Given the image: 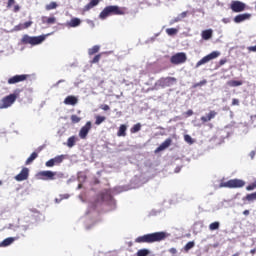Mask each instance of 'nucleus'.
Returning a JSON list of instances; mask_svg holds the SVG:
<instances>
[{
	"label": "nucleus",
	"instance_id": "393cba45",
	"mask_svg": "<svg viewBox=\"0 0 256 256\" xmlns=\"http://www.w3.org/2000/svg\"><path fill=\"white\" fill-rule=\"evenodd\" d=\"M227 85H229V87H241V85H243V82L237 80H230L227 82Z\"/></svg>",
	"mask_w": 256,
	"mask_h": 256
},
{
	"label": "nucleus",
	"instance_id": "a18cd8bd",
	"mask_svg": "<svg viewBox=\"0 0 256 256\" xmlns=\"http://www.w3.org/2000/svg\"><path fill=\"white\" fill-rule=\"evenodd\" d=\"M15 4V0H8L7 2V9H11Z\"/></svg>",
	"mask_w": 256,
	"mask_h": 256
},
{
	"label": "nucleus",
	"instance_id": "72a5a7b5",
	"mask_svg": "<svg viewBox=\"0 0 256 256\" xmlns=\"http://www.w3.org/2000/svg\"><path fill=\"white\" fill-rule=\"evenodd\" d=\"M46 11H52V9H57V2H51L45 7Z\"/></svg>",
	"mask_w": 256,
	"mask_h": 256
},
{
	"label": "nucleus",
	"instance_id": "13d9d810",
	"mask_svg": "<svg viewBox=\"0 0 256 256\" xmlns=\"http://www.w3.org/2000/svg\"><path fill=\"white\" fill-rule=\"evenodd\" d=\"M3 185V181L0 180V186Z\"/></svg>",
	"mask_w": 256,
	"mask_h": 256
},
{
	"label": "nucleus",
	"instance_id": "79ce46f5",
	"mask_svg": "<svg viewBox=\"0 0 256 256\" xmlns=\"http://www.w3.org/2000/svg\"><path fill=\"white\" fill-rule=\"evenodd\" d=\"M179 21H181L180 16H177L176 18L170 20V25H175V23H179Z\"/></svg>",
	"mask_w": 256,
	"mask_h": 256
},
{
	"label": "nucleus",
	"instance_id": "c03bdc74",
	"mask_svg": "<svg viewBox=\"0 0 256 256\" xmlns=\"http://www.w3.org/2000/svg\"><path fill=\"white\" fill-rule=\"evenodd\" d=\"M100 109H102V111H109L111 107H109L107 104H102L100 105Z\"/></svg>",
	"mask_w": 256,
	"mask_h": 256
},
{
	"label": "nucleus",
	"instance_id": "412c9836",
	"mask_svg": "<svg viewBox=\"0 0 256 256\" xmlns=\"http://www.w3.org/2000/svg\"><path fill=\"white\" fill-rule=\"evenodd\" d=\"M67 27H79V25H81V19L79 18H72L69 22H67Z\"/></svg>",
	"mask_w": 256,
	"mask_h": 256
},
{
	"label": "nucleus",
	"instance_id": "f704fd0d",
	"mask_svg": "<svg viewBox=\"0 0 256 256\" xmlns=\"http://www.w3.org/2000/svg\"><path fill=\"white\" fill-rule=\"evenodd\" d=\"M203 85H207V80H202L198 83L192 85V89H197V87H203Z\"/></svg>",
	"mask_w": 256,
	"mask_h": 256
},
{
	"label": "nucleus",
	"instance_id": "37998d69",
	"mask_svg": "<svg viewBox=\"0 0 256 256\" xmlns=\"http://www.w3.org/2000/svg\"><path fill=\"white\" fill-rule=\"evenodd\" d=\"M24 29H29V27H31V25H33V21H27L25 23H22Z\"/></svg>",
	"mask_w": 256,
	"mask_h": 256
},
{
	"label": "nucleus",
	"instance_id": "6ab92c4d",
	"mask_svg": "<svg viewBox=\"0 0 256 256\" xmlns=\"http://www.w3.org/2000/svg\"><path fill=\"white\" fill-rule=\"evenodd\" d=\"M101 0H90L88 4H86L83 8V11H91L93 7H97Z\"/></svg>",
	"mask_w": 256,
	"mask_h": 256
},
{
	"label": "nucleus",
	"instance_id": "c85d7f7f",
	"mask_svg": "<svg viewBox=\"0 0 256 256\" xmlns=\"http://www.w3.org/2000/svg\"><path fill=\"white\" fill-rule=\"evenodd\" d=\"M13 241H15V238H6L2 243V247H9V245H11L13 243Z\"/></svg>",
	"mask_w": 256,
	"mask_h": 256
},
{
	"label": "nucleus",
	"instance_id": "c9c22d12",
	"mask_svg": "<svg viewBox=\"0 0 256 256\" xmlns=\"http://www.w3.org/2000/svg\"><path fill=\"white\" fill-rule=\"evenodd\" d=\"M184 141L188 143V145H193V143H195V141H193V138L188 134L184 135Z\"/></svg>",
	"mask_w": 256,
	"mask_h": 256
},
{
	"label": "nucleus",
	"instance_id": "6e6552de",
	"mask_svg": "<svg viewBox=\"0 0 256 256\" xmlns=\"http://www.w3.org/2000/svg\"><path fill=\"white\" fill-rule=\"evenodd\" d=\"M219 55H221L220 52L213 51L210 54L204 56L201 60H199L196 63V69H198V67H201V65H205V63H209V61H213V59H217Z\"/></svg>",
	"mask_w": 256,
	"mask_h": 256
},
{
	"label": "nucleus",
	"instance_id": "0eeeda50",
	"mask_svg": "<svg viewBox=\"0 0 256 256\" xmlns=\"http://www.w3.org/2000/svg\"><path fill=\"white\" fill-rule=\"evenodd\" d=\"M186 61L187 54H185V52H178L170 58V63H172V65H183Z\"/></svg>",
	"mask_w": 256,
	"mask_h": 256
},
{
	"label": "nucleus",
	"instance_id": "473e14b6",
	"mask_svg": "<svg viewBox=\"0 0 256 256\" xmlns=\"http://www.w3.org/2000/svg\"><path fill=\"white\" fill-rule=\"evenodd\" d=\"M220 226H221V224L219 222H213L209 225V230L217 231V229H219Z\"/></svg>",
	"mask_w": 256,
	"mask_h": 256
},
{
	"label": "nucleus",
	"instance_id": "4d7b16f0",
	"mask_svg": "<svg viewBox=\"0 0 256 256\" xmlns=\"http://www.w3.org/2000/svg\"><path fill=\"white\" fill-rule=\"evenodd\" d=\"M250 253H251V255H255L256 254V249L250 250Z\"/></svg>",
	"mask_w": 256,
	"mask_h": 256
},
{
	"label": "nucleus",
	"instance_id": "4468645a",
	"mask_svg": "<svg viewBox=\"0 0 256 256\" xmlns=\"http://www.w3.org/2000/svg\"><path fill=\"white\" fill-rule=\"evenodd\" d=\"M29 179V168H23L19 174L15 176L16 181H27Z\"/></svg>",
	"mask_w": 256,
	"mask_h": 256
},
{
	"label": "nucleus",
	"instance_id": "5fc2aeb1",
	"mask_svg": "<svg viewBox=\"0 0 256 256\" xmlns=\"http://www.w3.org/2000/svg\"><path fill=\"white\" fill-rule=\"evenodd\" d=\"M186 115H188V117H191V115H193V110H188L186 112Z\"/></svg>",
	"mask_w": 256,
	"mask_h": 256
},
{
	"label": "nucleus",
	"instance_id": "7c9ffc66",
	"mask_svg": "<svg viewBox=\"0 0 256 256\" xmlns=\"http://www.w3.org/2000/svg\"><path fill=\"white\" fill-rule=\"evenodd\" d=\"M178 32H179V30H177L176 28H167L166 29V33L170 37H173V35H177Z\"/></svg>",
	"mask_w": 256,
	"mask_h": 256
},
{
	"label": "nucleus",
	"instance_id": "a19ab883",
	"mask_svg": "<svg viewBox=\"0 0 256 256\" xmlns=\"http://www.w3.org/2000/svg\"><path fill=\"white\" fill-rule=\"evenodd\" d=\"M25 27L23 26V23H20L14 27V31H23Z\"/></svg>",
	"mask_w": 256,
	"mask_h": 256
},
{
	"label": "nucleus",
	"instance_id": "f8f14e48",
	"mask_svg": "<svg viewBox=\"0 0 256 256\" xmlns=\"http://www.w3.org/2000/svg\"><path fill=\"white\" fill-rule=\"evenodd\" d=\"M91 121L86 122V124L80 129L79 137L80 139H87V135H89V131H91Z\"/></svg>",
	"mask_w": 256,
	"mask_h": 256
},
{
	"label": "nucleus",
	"instance_id": "cd10ccee",
	"mask_svg": "<svg viewBox=\"0 0 256 256\" xmlns=\"http://www.w3.org/2000/svg\"><path fill=\"white\" fill-rule=\"evenodd\" d=\"M43 23H46L47 25H55V23H57V18L55 17L44 18Z\"/></svg>",
	"mask_w": 256,
	"mask_h": 256
},
{
	"label": "nucleus",
	"instance_id": "a211bd4d",
	"mask_svg": "<svg viewBox=\"0 0 256 256\" xmlns=\"http://www.w3.org/2000/svg\"><path fill=\"white\" fill-rule=\"evenodd\" d=\"M77 103H79V99H77V97H75V96H73V95L67 96V97L64 99V104H65V105H72V106H75V105H77Z\"/></svg>",
	"mask_w": 256,
	"mask_h": 256
},
{
	"label": "nucleus",
	"instance_id": "dca6fc26",
	"mask_svg": "<svg viewBox=\"0 0 256 256\" xmlns=\"http://www.w3.org/2000/svg\"><path fill=\"white\" fill-rule=\"evenodd\" d=\"M248 19H251V14L244 13V14H238L234 17V23H243V21H247Z\"/></svg>",
	"mask_w": 256,
	"mask_h": 256
},
{
	"label": "nucleus",
	"instance_id": "2eb2a0df",
	"mask_svg": "<svg viewBox=\"0 0 256 256\" xmlns=\"http://www.w3.org/2000/svg\"><path fill=\"white\" fill-rule=\"evenodd\" d=\"M173 140L171 138L166 139L158 148H156L155 153H160V151H165V149L171 147Z\"/></svg>",
	"mask_w": 256,
	"mask_h": 256
},
{
	"label": "nucleus",
	"instance_id": "ea45409f",
	"mask_svg": "<svg viewBox=\"0 0 256 256\" xmlns=\"http://www.w3.org/2000/svg\"><path fill=\"white\" fill-rule=\"evenodd\" d=\"M99 61H101V54H97L91 61V65L95 64V63H99Z\"/></svg>",
	"mask_w": 256,
	"mask_h": 256
},
{
	"label": "nucleus",
	"instance_id": "603ef678",
	"mask_svg": "<svg viewBox=\"0 0 256 256\" xmlns=\"http://www.w3.org/2000/svg\"><path fill=\"white\" fill-rule=\"evenodd\" d=\"M225 63H227V59H221V60L219 61L220 67L223 66V65H225Z\"/></svg>",
	"mask_w": 256,
	"mask_h": 256
},
{
	"label": "nucleus",
	"instance_id": "9d476101",
	"mask_svg": "<svg viewBox=\"0 0 256 256\" xmlns=\"http://www.w3.org/2000/svg\"><path fill=\"white\" fill-rule=\"evenodd\" d=\"M246 8L247 5L238 0L233 1L230 5V9H232L234 13H243V11H245Z\"/></svg>",
	"mask_w": 256,
	"mask_h": 256
},
{
	"label": "nucleus",
	"instance_id": "4be33fe9",
	"mask_svg": "<svg viewBox=\"0 0 256 256\" xmlns=\"http://www.w3.org/2000/svg\"><path fill=\"white\" fill-rule=\"evenodd\" d=\"M118 137H127V125L121 124L118 132H117Z\"/></svg>",
	"mask_w": 256,
	"mask_h": 256
},
{
	"label": "nucleus",
	"instance_id": "e433bc0d",
	"mask_svg": "<svg viewBox=\"0 0 256 256\" xmlns=\"http://www.w3.org/2000/svg\"><path fill=\"white\" fill-rule=\"evenodd\" d=\"M195 247V242L191 241L188 242L185 246H184V251H190V249H193Z\"/></svg>",
	"mask_w": 256,
	"mask_h": 256
},
{
	"label": "nucleus",
	"instance_id": "f3484780",
	"mask_svg": "<svg viewBox=\"0 0 256 256\" xmlns=\"http://www.w3.org/2000/svg\"><path fill=\"white\" fill-rule=\"evenodd\" d=\"M217 116V112L215 110H211L206 116H202L200 119L202 123H208L211 119H215Z\"/></svg>",
	"mask_w": 256,
	"mask_h": 256
},
{
	"label": "nucleus",
	"instance_id": "864d4df0",
	"mask_svg": "<svg viewBox=\"0 0 256 256\" xmlns=\"http://www.w3.org/2000/svg\"><path fill=\"white\" fill-rule=\"evenodd\" d=\"M222 23H225V24L231 23V20L229 18H223Z\"/></svg>",
	"mask_w": 256,
	"mask_h": 256
},
{
	"label": "nucleus",
	"instance_id": "b1692460",
	"mask_svg": "<svg viewBox=\"0 0 256 256\" xmlns=\"http://www.w3.org/2000/svg\"><path fill=\"white\" fill-rule=\"evenodd\" d=\"M242 201H248L249 203L256 201V191L254 193L247 194L242 198Z\"/></svg>",
	"mask_w": 256,
	"mask_h": 256
},
{
	"label": "nucleus",
	"instance_id": "bb28decb",
	"mask_svg": "<svg viewBox=\"0 0 256 256\" xmlns=\"http://www.w3.org/2000/svg\"><path fill=\"white\" fill-rule=\"evenodd\" d=\"M101 49V47L99 45H95L92 48L88 49V55H95V53H99V50Z\"/></svg>",
	"mask_w": 256,
	"mask_h": 256
},
{
	"label": "nucleus",
	"instance_id": "de8ad7c7",
	"mask_svg": "<svg viewBox=\"0 0 256 256\" xmlns=\"http://www.w3.org/2000/svg\"><path fill=\"white\" fill-rule=\"evenodd\" d=\"M20 10H21V7L19 5H15L13 8L14 13H19Z\"/></svg>",
	"mask_w": 256,
	"mask_h": 256
},
{
	"label": "nucleus",
	"instance_id": "7ed1b4c3",
	"mask_svg": "<svg viewBox=\"0 0 256 256\" xmlns=\"http://www.w3.org/2000/svg\"><path fill=\"white\" fill-rule=\"evenodd\" d=\"M39 179L42 181H55V179H63L65 174L61 172H53L51 170L40 171L38 173Z\"/></svg>",
	"mask_w": 256,
	"mask_h": 256
},
{
	"label": "nucleus",
	"instance_id": "a878e982",
	"mask_svg": "<svg viewBox=\"0 0 256 256\" xmlns=\"http://www.w3.org/2000/svg\"><path fill=\"white\" fill-rule=\"evenodd\" d=\"M75 143H77V137L71 136L67 140V147H75Z\"/></svg>",
	"mask_w": 256,
	"mask_h": 256
},
{
	"label": "nucleus",
	"instance_id": "f257e3e1",
	"mask_svg": "<svg viewBox=\"0 0 256 256\" xmlns=\"http://www.w3.org/2000/svg\"><path fill=\"white\" fill-rule=\"evenodd\" d=\"M166 238L167 234L165 232H154L137 237L135 243H157L159 241H164Z\"/></svg>",
	"mask_w": 256,
	"mask_h": 256
},
{
	"label": "nucleus",
	"instance_id": "6e6d98bb",
	"mask_svg": "<svg viewBox=\"0 0 256 256\" xmlns=\"http://www.w3.org/2000/svg\"><path fill=\"white\" fill-rule=\"evenodd\" d=\"M243 215H245L247 217L249 215V210H244Z\"/></svg>",
	"mask_w": 256,
	"mask_h": 256
},
{
	"label": "nucleus",
	"instance_id": "5701e85b",
	"mask_svg": "<svg viewBox=\"0 0 256 256\" xmlns=\"http://www.w3.org/2000/svg\"><path fill=\"white\" fill-rule=\"evenodd\" d=\"M211 37H213L212 29L204 30L202 32V39H204V41H209V39H211Z\"/></svg>",
	"mask_w": 256,
	"mask_h": 256
},
{
	"label": "nucleus",
	"instance_id": "ddd939ff",
	"mask_svg": "<svg viewBox=\"0 0 256 256\" xmlns=\"http://www.w3.org/2000/svg\"><path fill=\"white\" fill-rule=\"evenodd\" d=\"M27 80V75L22 74V75H15L11 78L8 79V84L9 85H15V83H21L23 81Z\"/></svg>",
	"mask_w": 256,
	"mask_h": 256
},
{
	"label": "nucleus",
	"instance_id": "423d86ee",
	"mask_svg": "<svg viewBox=\"0 0 256 256\" xmlns=\"http://www.w3.org/2000/svg\"><path fill=\"white\" fill-rule=\"evenodd\" d=\"M15 101H17V95L10 94L8 96H5L0 101V109H7L11 107V105H13Z\"/></svg>",
	"mask_w": 256,
	"mask_h": 256
},
{
	"label": "nucleus",
	"instance_id": "09e8293b",
	"mask_svg": "<svg viewBox=\"0 0 256 256\" xmlns=\"http://www.w3.org/2000/svg\"><path fill=\"white\" fill-rule=\"evenodd\" d=\"M169 253H171V255H177V249L176 248H170Z\"/></svg>",
	"mask_w": 256,
	"mask_h": 256
},
{
	"label": "nucleus",
	"instance_id": "49530a36",
	"mask_svg": "<svg viewBox=\"0 0 256 256\" xmlns=\"http://www.w3.org/2000/svg\"><path fill=\"white\" fill-rule=\"evenodd\" d=\"M187 11H185V12H182L181 14H179L178 15V17H180V19H181V21H182V19H185V17H187Z\"/></svg>",
	"mask_w": 256,
	"mask_h": 256
},
{
	"label": "nucleus",
	"instance_id": "aec40b11",
	"mask_svg": "<svg viewBox=\"0 0 256 256\" xmlns=\"http://www.w3.org/2000/svg\"><path fill=\"white\" fill-rule=\"evenodd\" d=\"M39 153H41V149H38L37 152H33L30 157L27 158L25 165H31L33 163L34 159H37L39 157Z\"/></svg>",
	"mask_w": 256,
	"mask_h": 256
},
{
	"label": "nucleus",
	"instance_id": "58836bf2",
	"mask_svg": "<svg viewBox=\"0 0 256 256\" xmlns=\"http://www.w3.org/2000/svg\"><path fill=\"white\" fill-rule=\"evenodd\" d=\"M149 255V250L148 249H140L137 252V256H147Z\"/></svg>",
	"mask_w": 256,
	"mask_h": 256
},
{
	"label": "nucleus",
	"instance_id": "8fccbe9b",
	"mask_svg": "<svg viewBox=\"0 0 256 256\" xmlns=\"http://www.w3.org/2000/svg\"><path fill=\"white\" fill-rule=\"evenodd\" d=\"M232 105L233 106H235V105H239V99H237V98H234V99H232Z\"/></svg>",
	"mask_w": 256,
	"mask_h": 256
},
{
	"label": "nucleus",
	"instance_id": "9b49d317",
	"mask_svg": "<svg viewBox=\"0 0 256 256\" xmlns=\"http://www.w3.org/2000/svg\"><path fill=\"white\" fill-rule=\"evenodd\" d=\"M175 83H177V78L175 77L160 78L158 80V85L162 88L171 87V85H175Z\"/></svg>",
	"mask_w": 256,
	"mask_h": 256
},
{
	"label": "nucleus",
	"instance_id": "c756f323",
	"mask_svg": "<svg viewBox=\"0 0 256 256\" xmlns=\"http://www.w3.org/2000/svg\"><path fill=\"white\" fill-rule=\"evenodd\" d=\"M95 125H101V123H104V121L107 119L105 116H95Z\"/></svg>",
	"mask_w": 256,
	"mask_h": 256
},
{
	"label": "nucleus",
	"instance_id": "20e7f679",
	"mask_svg": "<svg viewBox=\"0 0 256 256\" xmlns=\"http://www.w3.org/2000/svg\"><path fill=\"white\" fill-rule=\"evenodd\" d=\"M44 40H45L44 35L29 36L25 34L21 39V43H23V45H41V43H43Z\"/></svg>",
	"mask_w": 256,
	"mask_h": 256
},
{
	"label": "nucleus",
	"instance_id": "39448f33",
	"mask_svg": "<svg viewBox=\"0 0 256 256\" xmlns=\"http://www.w3.org/2000/svg\"><path fill=\"white\" fill-rule=\"evenodd\" d=\"M220 187H226L228 189H241V187H245V181L241 179H231L227 182L221 183Z\"/></svg>",
	"mask_w": 256,
	"mask_h": 256
},
{
	"label": "nucleus",
	"instance_id": "1a4fd4ad",
	"mask_svg": "<svg viewBox=\"0 0 256 256\" xmlns=\"http://www.w3.org/2000/svg\"><path fill=\"white\" fill-rule=\"evenodd\" d=\"M65 159H67V155L62 154V155H58L54 158H51L50 160H48L45 165L47 167H55V165H60L61 163H63V161H65Z\"/></svg>",
	"mask_w": 256,
	"mask_h": 256
},
{
	"label": "nucleus",
	"instance_id": "2f4dec72",
	"mask_svg": "<svg viewBox=\"0 0 256 256\" xmlns=\"http://www.w3.org/2000/svg\"><path fill=\"white\" fill-rule=\"evenodd\" d=\"M141 131V123L135 124L131 129L130 133H139Z\"/></svg>",
	"mask_w": 256,
	"mask_h": 256
},
{
	"label": "nucleus",
	"instance_id": "3c124183",
	"mask_svg": "<svg viewBox=\"0 0 256 256\" xmlns=\"http://www.w3.org/2000/svg\"><path fill=\"white\" fill-rule=\"evenodd\" d=\"M248 51H252L253 53H256V45L248 47Z\"/></svg>",
	"mask_w": 256,
	"mask_h": 256
},
{
	"label": "nucleus",
	"instance_id": "f03ea898",
	"mask_svg": "<svg viewBox=\"0 0 256 256\" xmlns=\"http://www.w3.org/2000/svg\"><path fill=\"white\" fill-rule=\"evenodd\" d=\"M110 15H125V11L119 6L110 5L106 6L99 14V19L105 20Z\"/></svg>",
	"mask_w": 256,
	"mask_h": 256
},
{
	"label": "nucleus",
	"instance_id": "4c0bfd02",
	"mask_svg": "<svg viewBox=\"0 0 256 256\" xmlns=\"http://www.w3.org/2000/svg\"><path fill=\"white\" fill-rule=\"evenodd\" d=\"M70 119H71V122H72L73 124H76V123H80V122H81V117H79V116H77V115H75V114H73V115L70 117Z\"/></svg>",
	"mask_w": 256,
	"mask_h": 256
}]
</instances>
